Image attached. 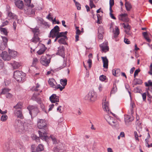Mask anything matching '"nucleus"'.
<instances>
[{"label":"nucleus","mask_w":152,"mask_h":152,"mask_svg":"<svg viewBox=\"0 0 152 152\" xmlns=\"http://www.w3.org/2000/svg\"><path fill=\"white\" fill-rule=\"evenodd\" d=\"M119 30L118 28L117 27H115V30L113 31L114 37H117L119 34Z\"/></svg>","instance_id":"393cba45"},{"label":"nucleus","mask_w":152,"mask_h":152,"mask_svg":"<svg viewBox=\"0 0 152 152\" xmlns=\"http://www.w3.org/2000/svg\"><path fill=\"white\" fill-rule=\"evenodd\" d=\"M90 1V6L91 8H92L93 7H95V6L94 4L93 0H89Z\"/></svg>","instance_id":"603ef678"},{"label":"nucleus","mask_w":152,"mask_h":152,"mask_svg":"<svg viewBox=\"0 0 152 152\" xmlns=\"http://www.w3.org/2000/svg\"><path fill=\"white\" fill-rule=\"evenodd\" d=\"M66 66V61L64 59V63L62 65V66H61V69L63 68Z\"/></svg>","instance_id":"0e129e2a"},{"label":"nucleus","mask_w":152,"mask_h":152,"mask_svg":"<svg viewBox=\"0 0 152 152\" xmlns=\"http://www.w3.org/2000/svg\"><path fill=\"white\" fill-rule=\"evenodd\" d=\"M117 88L115 84H114L113 88L111 91V93H114L117 91Z\"/></svg>","instance_id":"a19ab883"},{"label":"nucleus","mask_w":152,"mask_h":152,"mask_svg":"<svg viewBox=\"0 0 152 152\" xmlns=\"http://www.w3.org/2000/svg\"><path fill=\"white\" fill-rule=\"evenodd\" d=\"M50 101L52 103L59 102V97L56 94H53L49 98Z\"/></svg>","instance_id":"ddd939ff"},{"label":"nucleus","mask_w":152,"mask_h":152,"mask_svg":"<svg viewBox=\"0 0 152 152\" xmlns=\"http://www.w3.org/2000/svg\"><path fill=\"white\" fill-rule=\"evenodd\" d=\"M119 19L120 20L124 22H128L129 21L128 15L126 13L121 15L119 17Z\"/></svg>","instance_id":"dca6fc26"},{"label":"nucleus","mask_w":152,"mask_h":152,"mask_svg":"<svg viewBox=\"0 0 152 152\" xmlns=\"http://www.w3.org/2000/svg\"><path fill=\"white\" fill-rule=\"evenodd\" d=\"M46 49L47 48L44 45L42 44L41 48L37 52V53L39 55H42L44 53Z\"/></svg>","instance_id":"aec40b11"},{"label":"nucleus","mask_w":152,"mask_h":152,"mask_svg":"<svg viewBox=\"0 0 152 152\" xmlns=\"http://www.w3.org/2000/svg\"><path fill=\"white\" fill-rule=\"evenodd\" d=\"M12 64V66L14 69L18 68L20 66V64L18 62L15 61L14 62L13 64Z\"/></svg>","instance_id":"4c0bfd02"},{"label":"nucleus","mask_w":152,"mask_h":152,"mask_svg":"<svg viewBox=\"0 0 152 152\" xmlns=\"http://www.w3.org/2000/svg\"><path fill=\"white\" fill-rule=\"evenodd\" d=\"M54 144H56L57 143H58L59 141L57 140L56 137L53 136H50Z\"/></svg>","instance_id":"58836bf2"},{"label":"nucleus","mask_w":152,"mask_h":152,"mask_svg":"<svg viewBox=\"0 0 152 152\" xmlns=\"http://www.w3.org/2000/svg\"><path fill=\"white\" fill-rule=\"evenodd\" d=\"M106 77L103 75L100 76L99 77V80L102 81H103L106 80Z\"/></svg>","instance_id":"864d4df0"},{"label":"nucleus","mask_w":152,"mask_h":152,"mask_svg":"<svg viewBox=\"0 0 152 152\" xmlns=\"http://www.w3.org/2000/svg\"><path fill=\"white\" fill-rule=\"evenodd\" d=\"M33 140H36L37 141V140H39V137H37L36 135L32 134L31 136Z\"/></svg>","instance_id":"5fc2aeb1"},{"label":"nucleus","mask_w":152,"mask_h":152,"mask_svg":"<svg viewBox=\"0 0 152 152\" xmlns=\"http://www.w3.org/2000/svg\"><path fill=\"white\" fill-rule=\"evenodd\" d=\"M145 85L146 86L150 87L152 86V82L150 80H149L148 82H145Z\"/></svg>","instance_id":"8fccbe9b"},{"label":"nucleus","mask_w":152,"mask_h":152,"mask_svg":"<svg viewBox=\"0 0 152 152\" xmlns=\"http://www.w3.org/2000/svg\"><path fill=\"white\" fill-rule=\"evenodd\" d=\"M40 63L46 66H48L50 61V58H47L46 56H42L39 60Z\"/></svg>","instance_id":"39448f33"},{"label":"nucleus","mask_w":152,"mask_h":152,"mask_svg":"<svg viewBox=\"0 0 152 152\" xmlns=\"http://www.w3.org/2000/svg\"><path fill=\"white\" fill-rule=\"evenodd\" d=\"M103 63V67L104 68L107 69L108 67V60L106 56L101 57Z\"/></svg>","instance_id":"2eb2a0df"},{"label":"nucleus","mask_w":152,"mask_h":152,"mask_svg":"<svg viewBox=\"0 0 152 152\" xmlns=\"http://www.w3.org/2000/svg\"><path fill=\"white\" fill-rule=\"evenodd\" d=\"M8 17L10 18L11 19H14L17 18L16 15L13 14L11 12H9L8 13Z\"/></svg>","instance_id":"c9c22d12"},{"label":"nucleus","mask_w":152,"mask_h":152,"mask_svg":"<svg viewBox=\"0 0 152 152\" xmlns=\"http://www.w3.org/2000/svg\"><path fill=\"white\" fill-rule=\"evenodd\" d=\"M10 90V89L7 88H4L2 89V91L1 92L0 94H7L8 93Z\"/></svg>","instance_id":"2f4dec72"},{"label":"nucleus","mask_w":152,"mask_h":152,"mask_svg":"<svg viewBox=\"0 0 152 152\" xmlns=\"http://www.w3.org/2000/svg\"><path fill=\"white\" fill-rule=\"evenodd\" d=\"M87 63L88 64V68H89V69H90V68H91L92 66V60H91V59H88V60L87 61Z\"/></svg>","instance_id":"09e8293b"},{"label":"nucleus","mask_w":152,"mask_h":152,"mask_svg":"<svg viewBox=\"0 0 152 152\" xmlns=\"http://www.w3.org/2000/svg\"><path fill=\"white\" fill-rule=\"evenodd\" d=\"M46 123L44 119H38L37 126L39 129H46Z\"/></svg>","instance_id":"6e6552de"},{"label":"nucleus","mask_w":152,"mask_h":152,"mask_svg":"<svg viewBox=\"0 0 152 152\" xmlns=\"http://www.w3.org/2000/svg\"><path fill=\"white\" fill-rule=\"evenodd\" d=\"M105 118L109 124L113 126H115L117 124V122L116 120H114L113 117L108 115H106L105 116Z\"/></svg>","instance_id":"423d86ee"},{"label":"nucleus","mask_w":152,"mask_h":152,"mask_svg":"<svg viewBox=\"0 0 152 152\" xmlns=\"http://www.w3.org/2000/svg\"><path fill=\"white\" fill-rule=\"evenodd\" d=\"M1 37L3 40V42L2 43L7 44V42L8 41V38L6 37H3L2 36H1Z\"/></svg>","instance_id":"3c124183"},{"label":"nucleus","mask_w":152,"mask_h":152,"mask_svg":"<svg viewBox=\"0 0 152 152\" xmlns=\"http://www.w3.org/2000/svg\"><path fill=\"white\" fill-rule=\"evenodd\" d=\"M58 53L59 55H61L63 58H64V50L63 48L60 49H59L58 51Z\"/></svg>","instance_id":"473e14b6"},{"label":"nucleus","mask_w":152,"mask_h":152,"mask_svg":"<svg viewBox=\"0 0 152 152\" xmlns=\"http://www.w3.org/2000/svg\"><path fill=\"white\" fill-rule=\"evenodd\" d=\"M8 118L7 116L6 115H2L1 117V120L2 121H6Z\"/></svg>","instance_id":"79ce46f5"},{"label":"nucleus","mask_w":152,"mask_h":152,"mask_svg":"<svg viewBox=\"0 0 152 152\" xmlns=\"http://www.w3.org/2000/svg\"><path fill=\"white\" fill-rule=\"evenodd\" d=\"M142 97L143 98V100L145 101L146 100V93H144L142 94Z\"/></svg>","instance_id":"69168bd1"},{"label":"nucleus","mask_w":152,"mask_h":152,"mask_svg":"<svg viewBox=\"0 0 152 152\" xmlns=\"http://www.w3.org/2000/svg\"><path fill=\"white\" fill-rule=\"evenodd\" d=\"M15 128L17 129L20 132H23L24 130V127L21 123L19 121H17L14 125Z\"/></svg>","instance_id":"f8f14e48"},{"label":"nucleus","mask_w":152,"mask_h":152,"mask_svg":"<svg viewBox=\"0 0 152 152\" xmlns=\"http://www.w3.org/2000/svg\"><path fill=\"white\" fill-rule=\"evenodd\" d=\"M97 97L96 93L93 91H90L88 94V98L90 101L93 102L95 101Z\"/></svg>","instance_id":"20e7f679"},{"label":"nucleus","mask_w":152,"mask_h":152,"mask_svg":"<svg viewBox=\"0 0 152 152\" xmlns=\"http://www.w3.org/2000/svg\"><path fill=\"white\" fill-rule=\"evenodd\" d=\"M106 96H104L103 98L102 103V108L105 111L109 114V104L108 102L106 101Z\"/></svg>","instance_id":"1a4fd4ad"},{"label":"nucleus","mask_w":152,"mask_h":152,"mask_svg":"<svg viewBox=\"0 0 152 152\" xmlns=\"http://www.w3.org/2000/svg\"><path fill=\"white\" fill-rule=\"evenodd\" d=\"M12 141L6 142L3 147L4 152H13L15 149L12 148Z\"/></svg>","instance_id":"7ed1b4c3"},{"label":"nucleus","mask_w":152,"mask_h":152,"mask_svg":"<svg viewBox=\"0 0 152 152\" xmlns=\"http://www.w3.org/2000/svg\"><path fill=\"white\" fill-rule=\"evenodd\" d=\"M38 62V59L37 58H33L32 61V65L34 66H35Z\"/></svg>","instance_id":"c03bdc74"},{"label":"nucleus","mask_w":152,"mask_h":152,"mask_svg":"<svg viewBox=\"0 0 152 152\" xmlns=\"http://www.w3.org/2000/svg\"><path fill=\"white\" fill-rule=\"evenodd\" d=\"M25 4L29 7L32 8L34 7V5L33 4H31V0H24Z\"/></svg>","instance_id":"cd10ccee"},{"label":"nucleus","mask_w":152,"mask_h":152,"mask_svg":"<svg viewBox=\"0 0 152 152\" xmlns=\"http://www.w3.org/2000/svg\"><path fill=\"white\" fill-rule=\"evenodd\" d=\"M44 150V146L42 144L39 145L37 147L36 151L37 152L42 151Z\"/></svg>","instance_id":"7c9ffc66"},{"label":"nucleus","mask_w":152,"mask_h":152,"mask_svg":"<svg viewBox=\"0 0 152 152\" xmlns=\"http://www.w3.org/2000/svg\"><path fill=\"white\" fill-rule=\"evenodd\" d=\"M48 82L51 87L54 88L55 90L58 89V88H57L58 85H57V83L54 79L53 78L49 79Z\"/></svg>","instance_id":"9b49d317"},{"label":"nucleus","mask_w":152,"mask_h":152,"mask_svg":"<svg viewBox=\"0 0 152 152\" xmlns=\"http://www.w3.org/2000/svg\"><path fill=\"white\" fill-rule=\"evenodd\" d=\"M27 109L31 117H34L37 116L39 112L37 107L36 105H29L27 107Z\"/></svg>","instance_id":"f03ea898"},{"label":"nucleus","mask_w":152,"mask_h":152,"mask_svg":"<svg viewBox=\"0 0 152 152\" xmlns=\"http://www.w3.org/2000/svg\"><path fill=\"white\" fill-rule=\"evenodd\" d=\"M140 71V70L139 69H137L135 71L134 74V77H135L136 76L138 75L139 72Z\"/></svg>","instance_id":"052dcab7"},{"label":"nucleus","mask_w":152,"mask_h":152,"mask_svg":"<svg viewBox=\"0 0 152 152\" xmlns=\"http://www.w3.org/2000/svg\"><path fill=\"white\" fill-rule=\"evenodd\" d=\"M60 83L62 86H61L60 85H58L57 88L59 89L60 91H62L66 85L67 83V80L66 78L61 79L60 80Z\"/></svg>","instance_id":"9d476101"},{"label":"nucleus","mask_w":152,"mask_h":152,"mask_svg":"<svg viewBox=\"0 0 152 152\" xmlns=\"http://www.w3.org/2000/svg\"><path fill=\"white\" fill-rule=\"evenodd\" d=\"M110 7H112L114 4V0H110L109 1Z\"/></svg>","instance_id":"bf43d9fd"},{"label":"nucleus","mask_w":152,"mask_h":152,"mask_svg":"<svg viewBox=\"0 0 152 152\" xmlns=\"http://www.w3.org/2000/svg\"><path fill=\"white\" fill-rule=\"evenodd\" d=\"M14 113L18 118H19L21 119H22L23 118L22 112L20 110H15Z\"/></svg>","instance_id":"4be33fe9"},{"label":"nucleus","mask_w":152,"mask_h":152,"mask_svg":"<svg viewBox=\"0 0 152 152\" xmlns=\"http://www.w3.org/2000/svg\"><path fill=\"white\" fill-rule=\"evenodd\" d=\"M0 31L1 34H3L6 36L7 35L8 32L7 29L6 28L1 27L0 28Z\"/></svg>","instance_id":"a878e982"},{"label":"nucleus","mask_w":152,"mask_h":152,"mask_svg":"<svg viewBox=\"0 0 152 152\" xmlns=\"http://www.w3.org/2000/svg\"><path fill=\"white\" fill-rule=\"evenodd\" d=\"M122 25H124L123 26L124 28L126 29L125 31L126 33L128 35H130L131 33L129 31L130 29V27L128 23L125 24L124 23H123Z\"/></svg>","instance_id":"f3484780"},{"label":"nucleus","mask_w":152,"mask_h":152,"mask_svg":"<svg viewBox=\"0 0 152 152\" xmlns=\"http://www.w3.org/2000/svg\"><path fill=\"white\" fill-rule=\"evenodd\" d=\"M25 74L22 71H16L14 72V77L18 82H23L25 78Z\"/></svg>","instance_id":"f257e3e1"},{"label":"nucleus","mask_w":152,"mask_h":152,"mask_svg":"<svg viewBox=\"0 0 152 152\" xmlns=\"http://www.w3.org/2000/svg\"><path fill=\"white\" fill-rule=\"evenodd\" d=\"M39 85L37 84L35 87H34L32 88V90L33 91H38L39 89L38 88L39 87Z\"/></svg>","instance_id":"a18cd8bd"},{"label":"nucleus","mask_w":152,"mask_h":152,"mask_svg":"<svg viewBox=\"0 0 152 152\" xmlns=\"http://www.w3.org/2000/svg\"><path fill=\"white\" fill-rule=\"evenodd\" d=\"M67 33V31H66L64 32H60L59 31L58 33V34L57 36L59 38L61 37H64V36H66V35Z\"/></svg>","instance_id":"c85d7f7f"},{"label":"nucleus","mask_w":152,"mask_h":152,"mask_svg":"<svg viewBox=\"0 0 152 152\" xmlns=\"http://www.w3.org/2000/svg\"><path fill=\"white\" fill-rule=\"evenodd\" d=\"M64 148V146L62 144H61V146H57V147H55L53 149L54 152H59V149H63Z\"/></svg>","instance_id":"bb28decb"},{"label":"nucleus","mask_w":152,"mask_h":152,"mask_svg":"<svg viewBox=\"0 0 152 152\" xmlns=\"http://www.w3.org/2000/svg\"><path fill=\"white\" fill-rule=\"evenodd\" d=\"M138 133L139 134V135H138L137 134V132H134V137H135V139L136 140H138V141H139V139L138 138V137H140L142 136V134L140 133V132L138 131Z\"/></svg>","instance_id":"72a5a7b5"},{"label":"nucleus","mask_w":152,"mask_h":152,"mask_svg":"<svg viewBox=\"0 0 152 152\" xmlns=\"http://www.w3.org/2000/svg\"><path fill=\"white\" fill-rule=\"evenodd\" d=\"M32 31L34 33H36L39 31V29L36 28H32Z\"/></svg>","instance_id":"338daca9"},{"label":"nucleus","mask_w":152,"mask_h":152,"mask_svg":"<svg viewBox=\"0 0 152 152\" xmlns=\"http://www.w3.org/2000/svg\"><path fill=\"white\" fill-rule=\"evenodd\" d=\"M134 118L132 116H130L129 115H126L125 116V121L126 124L128 123L131 122L133 120Z\"/></svg>","instance_id":"5701e85b"},{"label":"nucleus","mask_w":152,"mask_h":152,"mask_svg":"<svg viewBox=\"0 0 152 152\" xmlns=\"http://www.w3.org/2000/svg\"><path fill=\"white\" fill-rule=\"evenodd\" d=\"M124 42L126 44H129L130 43V41L128 40V39L126 38H125L124 39Z\"/></svg>","instance_id":"774afa93"},{"label":"nucleus","mask_w":152,"mask_h":152,"mask_svg":"<svg viewBox=\"0 0 152 152\" xmlns=\"http://www.w3.org/2000/svg\"><path fill=\"white\" fill-rule=\"evenodd\" d=\"M39 38L37 35H34V37L32 39V41L33 42L36 43L39 40Z\"/></svg>","instance_id":"49530a36"},{"label":"nucleus","mask_w":152,"mask_h":152,"mask_svg":"<svg viewBox=\"0 0 152 152\" xmlns=\"http://www.w3.org/2000/svg\"><path fill=\"white\" fill-rule=\"evenodd\" d=\"M7 46V44L2 43L0 47V49L1 50H4Z\"/></svg>","instance_id":"37998d69"},{"label":"nucleus","mask_w":152,"mask_h":152,"mask_svg":"<svg viewBox=\"0 0 152 152\" xmlns=\"http://www.w3.org/2000/svg\"><path fill=\"white\" fill-rule=\"evenodd\" d=\"M22 104L21 102L18 103L15 106H14V108L15 109H20L22 107Z\"/></svg>","instance_id":"e433bc0d"},{"label":"nucleus","mask_w":152,"mask_h":152,"mask_svg":"<svg viewBox=\"0 0 152 152\" xmlns=\"http://www.w3.org/2000/svg\"><path fill=\"white\" fill-rule=\"evenodd\" d=\"M67 39L66 36H64L59 39L58 40V42L60 44L66 45V40H67Z\"/></svg>","instance_id":"412c9836"},{"label":"nucleus","mask_w":152,"mask_h":152,"mask_svg":"<svg viewBox=\"0 0 152 152\" xmlns=\"http://www.w3.org/2000/svg\"><path fill=\"white\" fill-rule=\"evenodd\" d=\"M38 132L39 135V137L41 139L46 140L48 136L47 135L46 132H42L40 131H38Z\"/></svg>","instance_id":"6ab92c4d"},{"label":"nucleus","mask_w":152,"mask_h":152,"mask_svg":"<svg viewBox=\"0 0 152 152\" xmlns=\"http://www.w3.org/2000/svg\"><path fill=\"white\" fill-rule=\"evenodd\" d=\"M103 33H98V38L99 39H102L103 38Z\"/></svg>","instance_id":"4d7b16f0"},{"label":"nucleus","mask_w":152,"mask_h":152,"mask_svg":"<svg viewBox=\"0 0 152 152\" xmlns=\"http://www.w3.org/2000/svg\"><path fill=\"white\" fill-rule=\"evenodd\" d=\"M125 5L126 9L127 11H129L132 8V6L131 4L129 2L126 1Z\"/></svg>","instance_id":"b1692460"},{"label":"nucleus","mask_w":152,"mask_h":152,"mask_svg":"<svg viewBox=\"0 0 152 152\" xmlns=\"http://www.w3.org/2000/svg\"><path fill=\"white\" fill-rule=\"evenodd\" d=\"M107 45L108 42H105L100 45V47L103 52H106L109 50V48L107 46Z\"/></svg>","instance_id":"4468645a"},{"label":"nucleus","mask_w":152,"mask_h":152,"mask_svg":"<svg viewBox=\"0 0 152 152\" xmlns=\"http://www.w3.org/2000/svg\"><path fill=\"white\" fill-rule=\"evenodd\" d=\"M135 106V104L134 102H132L130 104V107H131V111L132 112L133 110V108Z\"/></svg>","instance_id":"e2e57ef3"},{"label":"nucleus","mask_w":152,"mask_h":152,"mask_svg":"<svg viewBox=\"0 0 152 152\" xmlns=\"http://www.w3.org/2000/svg\"><path fill=\"white\" fill-rule=\"evenodd\" d=\"M142 34L145 38L147 40V41L148 42H150L151 40L148 37L147 33L146 32H144Z\"/></svg>","instance_id":"ea45409f"},{"label":"nucleus","mask_w":152,"mask_h":152,"mask_svg":"<svg viewBox=\"0 0 152 152\" xmlns=\"http://www.w3.org/2000/svg\"><path fill=\"white\" fill-rule=\"evenodd\" d=\"M75 5L78 10H80L81 9V5L79 2H76Z\"/></svg>","instance_id":"6e6d98bb"},{"label":"nucleus","mask_w":152,"mask_h":152,"mask_svg":"<svg viewBox=\"0 0 152 152\" xmlns=\"http://www.w3.org/2000/svg\"><path fill=\"white\" fill-rule=\"evenodd\" d=\"M79 27H76V34L79 35L80 34V33L81 32L78 29Z\"/></svg>","instance_id":"680f3d73"},{"label":"nucleus","mask_w":152,"mask_h":152,"mask_svg":"<svg viewBox=\"0 0 152 152\" xmlns=\"http://www.w3.org/2000/svg\"><path fill=\"white\" fill-rule=\"evenodd\" d=\"M9 53L10 54V56L11 57H12V58L15 57L17 54V52L16 51H15L12 50L10 51L9 52Z\"/></svg>","instance_id":"c756f323"},{"label":"nucleus","mask_w":152,"mask_h":152,"mask_svg":"<svg viewBox=\"0 0 152 152\" xmlns=\"http://www.w3.org/2000/svg\"><path fill=\"white\" fill-rule=\"evenodd\" d=\"M12 96L13 95L12 94L9 93L7 94L6 95V97L8 99H10L12 98Z\"/></svg>","instance_id":"13d9d810"},{"label":"nucleus","mask_w":152,"mask_h":152,"mask_svg":"<svg viewBox=\"0 0 152 152\" xmlns=\"http://www.w3.org/2000/svg\"><path fill=\"white\" fill-rule=\"evenodd\" d=\"M15 4L16 6L20 9H22L23 6V3L22 1L17 0L15 1Z\"/></svg>","instance_id":"a211bd4d"},{"label":"nucleus","mask_w":152,"mask_h":152,"mask_svg":"<svg viewBox=\"0 0 152 152\" xmlns=\"http://www.w3.org/2000/svg\"><path fill=\"white\" fill-rule=\"evenodd\" d=\"M138 133L139 134V135H138L137 134V132H134V137H135V139L136 140H138V141H139V139L138 138V137H140L142 136V134L140 133V132L138 131Z\"/></svg>","instance_id":"f704fd0d"},{"label":"nucleus","mask_w":152,"mask_h":152,"mask_svg":"<svg viewBox=\"0 0 152 152\" xmlns=\"http://www.w3.org/2000/svg\"><path fill=\"white\" fill-rule=\"evenodd\" d=\"M98 33H104V29L102 27L99 26L98 29Z\"/></svg>","instance_id":"de8ad7c7"},{"label":"nucleus","mask_w":152,"mask_h":152,"mask_svg":"<svg viewBox=\"0 0 152 152\" xmlns=\"http://www.w3.org/2000/svg\"><path fill=\"white\" fill-rule=\"evenodd\" d=\"M60 31L59 28L58 26H55L50 31V37L53 38L57 36L58 34V33Z\"/></svg>","instance_id":"0eeeda50"}]
</instances>
